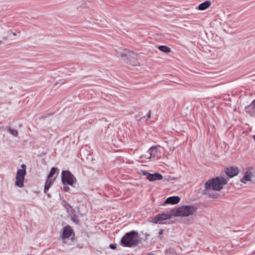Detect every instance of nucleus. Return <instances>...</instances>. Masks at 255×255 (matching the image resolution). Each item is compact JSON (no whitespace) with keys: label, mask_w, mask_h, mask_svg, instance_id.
I'll return each mask as SVG.
<instances>
[{"label":"nucleus","mask_w":255,"mask_h":255,"mask_svg":"<svg viewBox=\"0 0 255 255\" xmlns=\"http://www.w3.org/2000/svg\"><path fill=\"white\" fill-rule=\"evenodd\" d=\"M118 57L121 58L126 63L134 67H139L141 64L138 60V54L129 49L118 47L115 49Z\"/></svg>","instance_id":"obj_1"},{"label":"nucleus","mask_w":255,"mask_h":255,"mask_svg":"<svg viewBox=\"0 0 255 255\" xmlns=\"http://www.w3.org/2000/svg\"><path fill=\"white\" fill-rule=\"evenodd\" d=\"M227 180L226 178L222 177H218L207 181L205 185V189L204 193L209 195V197L216 198L218 194L216 193H213L214 191H220L223 188L225 185L227 183Z\"/></svg>","instance_id":"obj_2"},{"label":"nucleus","mask_w":255,"mask_h":255,"mask_svg":"<svg viewBox=\"0 0 255 255\" xmlns=\"http://www.w3.org/2000/svg\"><path fill=\"white\" fill-rule=\"evenodd\" d=\"M197 211V207L195 205H183L172 209L174 217H180L192 219Z\"/></svg>","instance_id":"obj_3"},{"label":"nucleus","mask_w":255,"mask_h":255,"mask_svg":"<svg viewBox=\"0 0 255 255\" xmlns=\"http://www.w3.org/2000/svg\"><path fill=\"white\" fill-rule=\"evenodd\" d=\"M121 244L125 247H132L138 243V234L135 232L127 233L123 237L121 241Z\"/></svg>","instance_id":"obj_4"},{"label":"nucleus","mask_w":255,"mask_h":255,"mask_svg":"<svg viewBox=\"0 0 255 255\" xmlns=\"http://www.w3.org/2000/svg\"><path fill=\"white\" fill-rule=\"evenodd\" d=\"M241 182L245 184H250L255 181V167L249 166L243 171Z\"/></svg>","instance_id":"obj_5"},{"label":"nucleus","mask_w":255,"mask_h":255,"mask_svg":"<svg viewBox=\"0 0 255 255\" xmlns=\"http://www.w3.org/2000/svg\"><path fill=\"white\" fill-rule=\"evenodd\" d=\"M11 30L5 23L0 22V45L7 41L11 34Z\"/></svg>","instance_id":"obj_6"},{"label":"nucleus","mask_w":255,"mask_h":255,"mask_svg":"<svg viewBox=\"0 0 255 255\" xmlns=\"http://www.w3.org/2000/svg\"><path fill=\"white\" fill-rule=\"evenodd\" d=\"M21 167V169H19L17 171L15 182V185L19 188L23 187L24 177L26 173L25 165L22 164Z\"/></svg>","instance_id":"obj_7"},{"label":"nucleus","mask_w":255,"mask_h":255,"mask_svg":"<svg viewBox=\"0 0 255 255\" xmlns=\"http://www.w3.org/2000/svg\"><path fill=\"white\" fill-rule=\"evenodd\" d=\"M174 216L172 213V210H171L167 213H162L157 215L151 219V221L156 224H162L163 221L171 219Z\"/></svg>","instance_id":"obj_8"},{"label":"nucleus","mask_w":255,"mask_h":255,"mask_svg":"<svg viewBox=\"0 0 255 255\" xmlns=\"http://www.w3.org/2000/svg\"><path fill=\"white\" fill-rule=\"evenodd\" d=\"M74 233L73 230L69 226H67L63 228L62 239L63 242L65 244H69L67 240H70L72 242L74 240Z\"/></svg>","instance_id":"obj_9"},{"label":"nucleus","mask_w":255,"mask_h":255,"mask_svg":"<svg viewBox=\"0 0 255 255\" xmlns=\"http://www.w3.org/2000/svg\"><path fill=\"white\" fill-rule=\"evenodd\" d=\"M159 152L158 147L157 146L150 147L147 151L144 152L140 156L142 159H151L155 157Z\"/></svg>","instance_id":"obj_10"},{"label":"nucleus","mask_w":255,"mask_h":255,"mask_svg":"<svg viewBox=\"0 0 255 255\" xmlns=\"http://www.w3.org/2000/svg\"><path fill=\"white\" fill-rule=\"evenodd\" d=\"M75 180L74 176L68 171H64L62 173V181L64 184L73 186Z\"/></svg>","instance_id":"obj_11"},{"label":"nucleus","mask_w":255,"mask_h":255,"mask_svg":"<svg viewBox=\"0 0 255 255\" xmlns=\"http://www.w3.org/2000/svg\"><path fill=\"white\" fill-rule=\"evenodd\" d=\"M140 174L145 176L146 178L150 181L161 180L163 179V176L158 173L150 174L147 171L142 170Z\"/></svg>","instance_id":"obj_12"},{"label":"nucleus","mask_w":255,"mask_h":255,"mask_svg":"<svg viewBox=\"0 0 255 255\" xmlns=\"http://www.w3.org/2000/svg\"><path fill=\"white\" fill-rule=\"evenodd\" d=\"M225 172L230 178H232L239 174V170L237 167H230L226 169Z\"/></svg>","instance_id":"obj_13"},{"label":"nucleus","mask_w":255,"mask_h":255,"mask_svg":"<svg viewBox=\"0 0 255 255\" xmlns=\"http://www.w3.org/2000/svg\"><path fill=\"white\" fill-rule=\"evenodd\" d=\"M180 198L178 196H172L166 199L163 204H175L180 201Z\"/></svg>","instance_id":"obj_14"},{"label":"nucleus","mask_w":255,"mask_h":255,"mask_svg":"<svg viewBox=\"0 0 255 255\" xmlns=\"http://www.w3.org/2000/svg\"><path fill=\"white\" fill-rule=\"evenodd\" d=\"M211 5V2L209 0H207L201 4H200L197 7V9L200 10H204L208 9Z\"/></svg>","instance_id":"obj_15"},{"label":"nucleus","mask_w":255,"mask_h":255,"mask_svg":"<svg viewBox=\"0 0 255 255\" xmlns=\"http://www.w3.org/2000/svg\"><path fill=\"white\" fill-rule=\"evenodd\" d=\"M55 180V178H51L47 177V181L45 184L44 187V192L45 193L47 192V191L48 190L49 188L51 186V185L53 184V183L54 182Z\"/></svg>","instance_id":"obj_16"},{"label":"nucleus","mask_w":255,"mask_h":255,"mask_svg":"<svg viewBox=\"0 0 255 255\" xmlns=\"http://www.w3.org/2000/svg\"><path fill=\"white\" fill-rule=\"evenodd\" d=\"M246 112L251 113V114L255 111V100L251 104V105L246 107Z\"/></svg>","instance_id":"obj_17"},{"label":"nucleus","mask_w":255,"mask_h":255,"mask_svg":"<svg viewBox=\"0 0 255 255\" xmlns=\"http://www.w3.org/2000/svg\"><path fill=\"white\" fill-rule=\"evenodd\" d=\"M158 48L159 50H160L161 51L164 52L165 53H169L171 51V49L169 47H168V46H165V45L159 46L158 47Z\"/></svg>","instance_id":"obj_18"},{"label":"nucleus","mask_w":255,"mask_h":255,"mask_svg":"<svg viewBox=\"0 0 255 255\" xmlns=\"http://www.w3.org/2000/svg\"><path fill=\"white\" fill-rule=\"evenodd\" d=\"M77 210L78 209H76V210L72 208V210H71L70 212H69L74 221L78 216V211Z\"/></svg>","instance_id":"obj_19"},{"label":"nucleus","mask_w":255,"mask_h":255,"mask_svg":"<svg viewBox=\"0 0 255 255\" xmlns=\"http://www.w3.org/2000/svg\"><path fill=\"white\" fill-rule=\"evenodd\" d=\"M9 133L14 137H17L18 135V132L17 129H14L13 128H9L8 129Z\"/></svg>","instance_id":"obj_20"},{"label":"nucleus","mask_w":255,"mask_h":255,"mask_svg":"<svg viewBox=\"0 0 255 255\" xmlns=\"http://www.w3.org/2000/svg\"><path fill=\"white\" fill-rule=\"evenodd\" d=\"M56 170V168L52 167L47 177L51 178H55L54 177H53V176L55 174Z\"/></svg>","instance_id":"obj_21"},{"label":"nucleus","mask_w":255,"mask_h":255,"mask_svg":"<svg viewBox=\"0 0 255 255\" xmlns=\"http://www.w3.org/2000/svg\"><path fill=\"white\" fill-rule=\"evenodd\" d=\"M84 22L86 24H91L93 23V21H92V18L89 17L88 16H85Z\"/></svg>","instance_id":"obj_22"},{"label":"nucleus","mask_w":255,"mask_h":255,"mask_svg":"<svg viewBox=\"0 0 255 255\" xmlns=\"http://www.w3.org/2000/svg\"><path fill=\"white\" fill-rule=\"evenodd\" d=\"M65 208H66L67 211L68 213L70 212L71 210H72V208L69 204H65Z\"/></svg>","instance_id":"obj_23"},{"label":"nucleus","mask_w":255,"mask_h":255,"mask_svg":"<svg viewBox=\"0 0 255 255\" xmlns=\"http://www.w3.org/2000/svg\"><path fill=\"white\" fill-rule=\"evenodd\" d=\"M110 247L112 249H115L116 248V245H113V244H111L110 245Z\"/></svg>","instance_id":"obj_24"},{"label":"nucleus","mask_w":255,"mask_h":255,"mask_svg":"<svg viewBox=\"0 0 255 255\" xmlns=\"http://www.w3.org/2000/svg\"><path fill=\"white\" fill-rule=\"evenodd\" d=\"M63 189H64V190L65 191H68V190H69V187H67V186H64V187H63Z\"/></svg>","instance_id":"obj_25"},{"label":"nucleus","mask_w":255,"mask_h":255,"mask_svg":"<svg viewBox=\"0 0 255 255\" xmlns=\"http://www.w3.org/2000/svg\"><path fill=\"white\" fill-rule=\"evenodd\" d=\"M163 230L162 229H161L159 231V235H162L163 234Z\"/></svg>","instance_id":"obj_26"},{"label":"nucleus","mask_w":255,"mask_h":255,"mask_svg":"<svg viewBox=\"0 0 255 255\" xmlns=\"http://www.w3.org/2000/svg\"><path fill=\"white\" fill-rule=\"evenodd\" d=\"M147 116L148 118H150V116H151V112L150 111H149L147 113Z\"/></svg>","instance_id":"obj_27"},{"label":"nucleus","mask_w":255,"mask_h":255,"mask_svg":"<svg viewBox=\"0 0 255 255\" xmlns=\"http://www.w3.org/2000/svg\"><path fill=\"white\" fill-rule=\"evenodd\" d=\"M11 34H12L14 36H16V33H15V32H13L12 31H11Z\"/></svg>","instance_id":"obj_28"},{"label":"nucleus","mask_w":255,"mask_h":255,"mask_svg":"<svg viewBox=\"0 0 255 255\" xmlns=\"http://www.w3.org/2000/svg\"><path fill=\"white\" fill-rule=\"evenodd\" d=\"M252 255H255V251L253 252V253Z\"/></svg>","instance_id":"obj_29"},{"label":"nucleus","mask_w":255,"mask_h":255,"mask_svg":"<svg viewBox=\"0 0 255 255\" xmlns=\"http://www.w3.org/2000/svg\"><path fill=\"white\" fill-rule=\"evenodd\" d=\"M253 138H254V140H255V135L253 136Z\"/></svg>","instance_id":"obj_30"}]
</instances>
